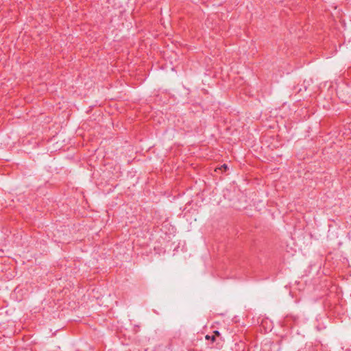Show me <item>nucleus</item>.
<instances>
[{"instance_id":"1","label":"nucleus","mask_w":351,"mask_h":351,"mask_svg":"<svg viewBox=\"0 0 351 351\" xmlns=\"http://www.w3.org/2000/svg\"><path fill=\"white\" fill-rule=\"evenodd\" d=\"M206 339L208 340L210 339L213 342H214L215 341V337L214 335H213V336L206 335Z\"/></svg>"},{"instance_id":"2","label":"nucleus","mask_w":351,"mask_h":351,"mask_svg":"<svg viewBox=\"0 0 351 351\" xmlns=\"http://www.w3.org/2000/svg\"><path fill=\"white\" fill-rule=\"evenodd\" d=\"M222 168L224 169V171H226L228 169V165L226 164H223L221 166V169H222Z\"/></svg>"},{"instance_id":"3","label":"nucleus","mask_w":351,"mask_h":351,"mask_svg":"<svg viewBox=\"0 0 351 351\" xmlns=\"http://www.w3.org/2000/svg\"><path fill=\"white\" fill-rule=\"evenodd\" d=\"M214 332H215V334L216 335H218V336H219V335H220L219 332V331H217V330H215Z\"/></svg>"}]
</instances>
